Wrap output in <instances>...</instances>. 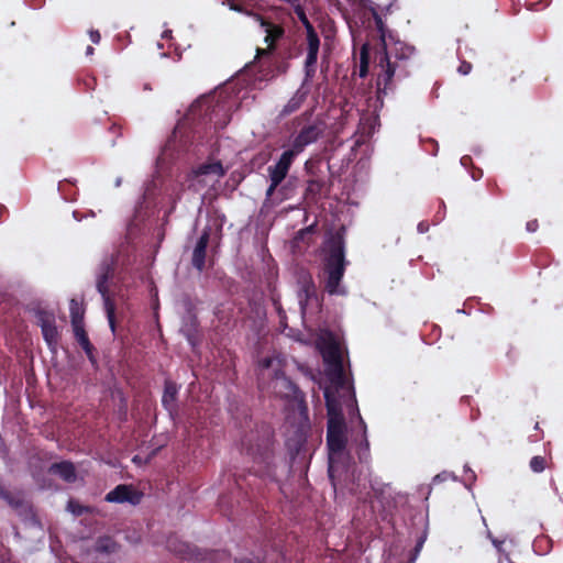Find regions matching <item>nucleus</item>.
I'll use <instances>...</instances> for the list:
<instances>
[{
    "mask_svg": "<svg viewBox=\"0 0 563 563\" xmlns=\"http://www.w3.org/2000/svg\"><path fill=\"white\" fill-rule=\"evenodd\" d=\"M440 477H441V475L439 474V475H437V476L434 477V479H433V481H438V479H440Z\"/></svg>",
    "mask_w": 563,
    "mask_h": 563,
    "instance_id": "46",
    "label": "nucleus"
},
{
    "mask_svg": "<svg viewBox=\"0 0 563 563\" xmlns=\"http://www.w3.org/2000/svg\"><path fill=\"white\" fill-rule=\"evenodd\" d=\"M74 329V335L77 341V343L81 346V349L90 346L91 342L88 338V334L82 325H76Z\"/></svg>",
    "mask_w": 563,
    "mask_h": 563,
    "instance_id": "28",
    "label": "nucleus"
},
{
    "mask_svg": "<svg viewBox=\"0 0 563 563\" xmlns=\"http://www.w3.org/2000/svg\"><path fill=\"white\" fill-rule=\"evenodd\" d=\"M539 228V222L537 219L530 220L526 224V229L528 232H536Z\"/></svg>",
    "mask_w": 563,
    "mask_h": 563,
    "instance_id": "39",
    "label": "nucleus"
},
{
    "mask_svg": "<svg viewBox=\"0 0 563 563\" xmlns=\"http://www.w3.org/2000/svg\"><path fill=\"white\" fill-rule=\"evenodd\" d=\"M181 558H187L191 555V550L188 544H181V548L176 550L174 549Z\"/></svg>",
    "mask_w": 563,
    "mask_h": 563,
    "instance_id": "37",
    "label": "nucleus"
},
{
    "mask_svg": "<svg viewBox=\"0 0 563 563\" xmlns=\"http://www.w3.org/2000/svg\"><path fill=\"white\" fill-rule=\"evenodd\" d=\"M325 181L321 178H310L307 181L305 196L311 201H317L324 189Z\"/></svg>",
    "mask_w": 563,
    "mask_h": 563,
    "instance_id": "25",
    "label": "nucleus"
},
{
    "mask_svg": "<svg viewBox=\"0 0 563 563\" xmlns=\"http://www.w3.org/2000/svg\"><path fill=\"white\" fill-rule=\"evenodd\" d=\"M307 95L308 92L306 90L298 89L280 110L279 117L285 118L298 111L306 101Z\"/></svg>",
    "mask_w": 563,
    "mask_h": 563,
    "instance_id": "22",
    "label": "nucleus"
},
{
    "mask_svg": "<svg viewBox=\"0 0 563 563\" xmlns=\"http://www.w3.org/2000/svg\"><path fill=\"white\" fill-rule=\"evenodd\" d=\"M111 129H113V130H119L120 128L113 124V125L111 126Z\"/></svg>",
    "mask_w": 563,
    "mask_h": 563,
    "instance_id": "45",
    "label": "nucleus"
},
{
    "mask_svg": "<svg viewBox=\"0 0 563 563\" xmlns=\"http://www.w3.org/2000/svg\"><path fill=\"white\" fill-rule=\"evenodd\" d=\"M89 37L93 44H99L101 40V35L98 30H90Z\"/></svg>",
    "mask_w": 563,
    "mask_h": 563,
    "instance_id": "38",
    "label": "nucleus"
},
{
    "mask_svg": "<svg viewBox=\"0 0 563 563\" xmlns=\"http://www.w3.org/2000/svg\"><path fill=\"white\" fill-rule=\"evenodd\" d=\"M142 496L143 495L132 486L120 484L106 495L104 500L108 503H130L137 505L141 503Z\"/></svg>",
    "mask_w": 563,
    "mask_h": 563,
    "instance_id": "12",
    "label": "nucleus"
},
{
    "mask_svg": "<svg viewBox=\"0 0 563 563\" xmlns=\"http://www.w3.org/2000/svg\"><path fill=\"white\" fill-rule=\"evenodd\" d=\"M324 399L328 412V421H344L342 406L334 391L330 388L324 390Z\"/></svg>",
    "mask_w": 563,
    "mask_h": 563,
    "instance_id": "19",
    "label": "nucleus"
},
{
    "mask_svg": "<svg viewBox=\"0 0 563 563\" xmlns=\"http://www.w3.org/2000/svg\"><path fill=\"white\" fill-rule=\"evenodd\" d=\"M324 128L321 123H313L303 126L294 139L291 146L301 153L306 146L317 142L323 134Z\"/></svg>",
    "mask_w": 563,
    "mask_h": 563,
    "instance_id": "11",
    "label": "nucleus"
},
{
    "mask_svg": "<svg viewBox=\"0 0 563 563\" xmlns=\"http://www.w3.org/2000/svg\"><path fill=\"white\" fill-rule=\"evenodd\" d=\"M318 166H319V162H312V161L306 162L305 169L311 178H319L317 175Z\"/></svg>",
    "mask_w": 563,
    "mask_h": 563,
    "instance_id": "32",
    "label": "nucleus"
},
{
    "mask_svg": "<svg viewBox=\"0 0 563 563\" xmlns=\"http://www.w3.org/2000/svg\"><path fill=\"white\" fill-rule=\"evenodd\" d=\"M278 314L282 319L286 318L285 311L280 306L277 307Z\"/></svg>",
    "mask_w": 563,
    "mask_h": 563,
    "instance_id": "43",
    "label": "nucleus"
},
{
    "mask_svg": "<svg viewBox=\"0 0 563 563\" xmlns=\"http://www.w3.org/2000/svg\"><path fill=\"white\" fill-rule=\"evenodd\" d=\"M269 181H271V184H269L268 188L266 189V198L267 199L273 197V195L275 194V191L282 184V181L276 180V179H269Z\"/></svg>",
    "mask_w": 563,
    "mask_h": 563,
    "instance_id": "34",
    "label": "nucleus"
},
{
    "mask_svg": "<svg viewBox=\"0 0 563 563\" xmlns=\"http://www.w3.org/2000/svg\"><path fill=\"white\" fill-rule=\"evenodd\" d=\"M211 235V228L206 227L199 236L191 256L192 266L199 272H203L206 267L207 247Z\"/></svg>",
    "mask_w": 563,
    "mask_h": 563,
    "instance_id": "16",
    "label": "nucleus"
},
{
    "mask_svg": "<svg viewBox=\"0 0 563 563\" xmlns=\"http://www.w3.org/2000/svg\"><path fill=\"white\" fill-rule=\"evenodd\" d=\"M258 365L262 371L269 369L273 365V358L272 357H264L258 362Z\"/></svg>",
    "mask_w": 563,
    "mask_h": 563,
    "instance_id": "36",
    "label": "nucleus"
},
{
    "mask_svg": "<svg viewBox=\"0 0 563 563\" xmlns=\"http://www.w3.org/2000/svg\"><path fill=\"white\" fill-rule=\"evenodd\" d=\"M369 68V44L364 43L360 52V68L358 76L365 78L368 74Z\"/></svg>",
    "mask_w": 563,
    "mask_h": 563,
    "instance_id": "26",
    "label": "nucleus"
},
{
    "mask_svg": "<svg viewBox=\"0 0 563 563\" xmlns=\"http://www.w3.org/2000/svg\"><path fill=\"white\" fill-rule=\"evenodd\" d=\"M0 497L14 510H22L26 504L20 493H12L0 486Z\"/></svg>",
    "mask_w": 563,
    "mask_h": 563,
    "instance_id": "24",
    "label": "nucleus"
},
{
    "mask_svg": "<svg viewBox=\"0 0 563 563\" xmlns=\"http://www.w3.org/2000/svg\"><path fill=\"white\" fill-rule=\"evenodd\" d=\"M253 18L265 33L266 47H258L255 55V64L258 66V71L262 73V78L268 79L285 74L289 67L288 63L277 62L275 58L277 44L285 36L284 26L261 14H253Z\"/></svg>",
    "mask_w": 563,
    "mask_h": 563,
    "instance_id": "2",
    "label": "nucleus"
},
{
    "mask_svg": "<svg viewBox=\"0 0 563 563\" xmlns=\"http://www.w3.org/2000/svg\"><path fill=\"white\" fill-rule=\"evenodd\" d=\"M115 265L117 261L113 256L106 257L98 267V274L96 279V287L103 299V306L107 312L109 324L112 330H114L115 327V303L113 300V294L110 290V285L113 282Z\"/></svg>",
    "mask_w": 563,
    "mask_h": 563,
    "instance_id": "5",
    "label": "nucleus"
},
{
    "mask_svg": "<svg viewBox=\"0 0 563 563\" xmlns=\"http://www.w3.org/2000/svg\"><path fill=\"white\" fill-rule=\"evenodd\" d=\"M317 297V289L310 273L303 272L298 277V299L302 310L308 302Z\"/></svg>",
    "mask_w": 563,
    "mask_h": 563,
    "instance_id": "17",
    "label": "nucleus"
},
{
    "mask_svg": "<svg viewBox=\"0 0 563 563\" xmlns=\"http://www.w3.org/2000/svg\"><path fill=\"white\" fill-rule=\"evenodd\" d=\"M472 64L470 62H466V60H462L459 68H457V71L465 76V75H468L471 71H472Z\"/></svg>",
    "mask_w": 563,
    "mask_h": 563,
    "instance_id": "35",
    "label": "nucleus"
},
{
    "mask_svg": "<svg viewBox=\"0 0 563 563\" xmlns=\"http://www.w3.org/2000/svg\"><path fill=\"white\" fill-rule=\"evenodd\" d=\"M177 386L172 382H166L164 386V393L162 397V404L166 410L169 411L170 415L176 412V399H177Z\"/></svg>",
    "mask_w": 563,
    "mask_h": 563,
    "instance_id": "23",
    "label": "nucleus"
},
{
    "mask_svg": "<svg viewBox=\"0 0 563 563\" xmlns=\"http://www.w3.org/2000/svg\"><path fill=\"white\" fill-rule=\"evenodd\" d=\"M230 9L233 10V11H236V12H242V13H246L249 15H252L253 16V12H250L247 10H244L242 5L240 4H236L234 2H230Z\"/></svg>",
    "mask_w": 563,
    "mask_h": 563,
    "instance_id": "40",
    "label": "nucleus"
},
{
    "mask_svg": "<svg viewBox=\"0 0 563 563\" xmlns=\"http://www.w3.org/2000/svg\"><path fill=\"white\" fill-rule=\"evenodd\" d=\"M298 154L300 153L292 146L291 148L283 152L277 163L268 167L269 179H276L283 183Z\"/></svg>",
    "mask_w": 563,
    "mask_h": 563,
    "instance_id": "13",
    "label": "nucleus"
},
{
    "mask_svg": "<svg viewBox=\"0 0 563 563\" xmlns=\"http://www.w3.org/2000/svg\"><path fill=\"white\" fill-rule=\"evenodd\" d=\"M89 360V362L91 363V365L93 367H97L98 366V361H97V357H96V350H95V346L91 344L90 346H87V347H84L82 349Z\"/></svg>",
    "mask_w": 563,
    "mask_h": 563,
    "instance_id": "33",
    "label": "nucleus"
},
{
    "mask_svg": "<svg viewBox=\"0 0 563 563\" xmlns=\"http://www.w3.org/2000/svg\"><path fill=\"white\" fill-rule=\"evenodd\" d=\"M347 443L345 421H328L327 445L330 454H341Z\"/></svg>",
    "mask_w": 563,
    "mask_h": 563,
    "instance_id": "8",
    "label": "nucleus"
},
{
    "mask_svg": "<svg viewBox=\"0 0 563 563\" xmlns=\"http://www.w3.org/2000/svg\"><path fill=\"white\" fill-rule=\"evenodd\" d=\"M257 494H258L260 496H262V497H264V496H265L264 492H263V490H260V489H258Z\"/></svg>",
    "mask_w": 563,
    "mask_h": 563,
    "instance_id": "44",
    "label": "nucleus"
},
{
    "mask_svg": "<svg viewBox=\"0 0 563 563\" xmlns=\"http://www.w3.org/2000/svg\"><path fill=\"white\" fill-rule=\"evenodd\" d=\"M70 318L73 328L84 324V311L75 299L70 300Z\"/></svg>",
    "mask_w": 563,
    "mask_h": 563,
    "instance_id": "27",
    "label": "nucleus"
},
{
    "mask_svg": "<svg viewBox=\"0 0 563 563\" xmlns=\"http://www.w3.org/2000/svg\"><path fill=\"white\" fill-rule=\"evenodd\" d=\"M48 473L58 476L66 483H74L77 479L76 467L70 461L53 463L48 467Z\"/></svg>",
    "mask_w": 563,
    "mask_h": 563,
    "instance_id": "18",
    "label": "nucleus"
},
{
    "mask_svg": "<svg viewBox=\"0 0 563 563\" xmlns=\"http://www.w3.org/2000/svg\"><path fill=\"white\" fill-rule=\"evenodd\" d=\"M247 454L253 457V475L261 481L277 482L274 462L272 433L266 431L256 444L247 446Z\"/></svg>",
    "mask_w": 563,
    "mask_h": 563,
    "instance_id": "4",
    "label": "nucleus"
},
{
    "mask_svg": "<svg viewBox=\"0 0 563 563\" xmlns=\"http://www.w3.org/2000/svg\"><path fill=\"white\" fill-rule=\"evenodd\" d=\"M298 154L300 153L292 146L291 148L283 152L277 163L268 167L269 179H276L283 183Z\"/></svg>",
    "mask_w": 563,
    "mask_h": 563,
    "instance_id": "14",
    "label": "nucleus"
},
{
    "mask_svg": "<svg viewBox=\"0 0 563 563\" xmlns=\"http://www.w3.org/2000/svg\"><path fill=\"white\" fill-rule=\"evenodd\" d=\"M197 319L196 317H192L190 323L186 324V328L183 330L191 344H194L195 333L197 332Z\"/></svg>",
    "mask_w": 563,
    "mask_h": 563,
    "instance_id": "31",
    "label": "nucleus"
},
{
    "mask_svg": "<svg viewBox=\"0 0 563 563\" xmlns=\"http://www.w3.org/2000/svg\"><path fill=\"white\" fill-rule=\"evenodd\" d=\"M306 29L307 57L305 60L306 78H312L317 69V60L320 48V38L313 25L309 22L305 14L301 16Z\"/></svg>",
    "mask_w": 563,
    "mask_h": 563,
    "instance_id": "6",
    "label": "nucleus"
},
{
    "mask_svg": "<svg viewBox=\"0 0 563 563\" xmlns=\"http://www.w3.org/2000/svg\"><path fill=\"white\" fill-rule=\"evenodd\" d=\"M534 429H536V430H538V429H539V423H538V422L536 423Z\"/></svg>",
    "mask_w": 563,
    "mask_h": 563,
    "instance_id": "48",
    "label": "nucleus"
},
{
    "mask_svg": "<svg viewBox=\"0 0 563 563\" xmlns=\"http://www.w3.org/2000/svg\"><path fill=\"white\" fill-rule=\"evenodd\" d=\"M494 187L499 191L498 185L496 183L494 184Z\"/></svg>",
    "mask_w": 563,
    "mask_h": 563,
    "instance_id": "47",
    "label": "nucleus"
},
{
    "mask_svg": "<svg viewBox=\"0 0 563 563\" xmlns=\"http://www.w3.org/2000/svg\"><path fill=\"white\" fill-rule=\"evenodd\" d=\"M272 388L276 396L283 399H298V386L283 372L276 371L272 379Z\"/></svg>",
    "mask_w": 563,
    "mask_h": 563,
    "instance_id": "10",
    "label": "nucleus"
},
{
    "mask_svg": "<svg viewBox=\"0 0 563 563\" xmlns=\"http://www.w3.org/2000/svg\"><path fill=\"white\" fill-rule=\"evenodd\" d=\"M323 360L329 366V376L336 388H343L345 385V372L340 346L331 343L323 352Z\"/></svg>",
    "mask_w": 563,
    "mask_h": 563,
    "instance_id": "7",
    "label": "nucleus"
},
{
    "mask_svg": "<svg viewBox=\"0 0 563 563\" xmlns=\"http://www.w3.org/2000/svg\"><path fill=\"white\" fill-rule=\"evenodd\" d=\"M375 500L373 501V508H376V503L380 504L382 506V519L386 520L388 516L391 515V510L395 507L391 498V494L389 492V488H382L379 490H375Z\"/></svg>",
    "mask_w": 563,
    "mask_h": 563,
    "instance_id": "20",
    "label": "nucleus"
},
{
    "mask_svg": "<svg viewBox=\"0 0 563 563\" xmlns=\"http://www.w3.org/2000/svg\"><path fill=\"white\" fill-rule=\"evenodd\" d=\"M251 492H252V496H255L253 487L251 488Z\"/></svg>",
    "mask_w": 563,
    "mask_h": 563,
    "instance_id": "49",
    "label": "nucleus"
},
{
    "mask_svg": "<svg viewBox=\"0 0 563 563\" xmlns=\"http://www.w3.org/2000/svg\"><path fill=\"white\" fill-rule=\"evenodd\" d=\"M37 320L45 342L51 350H55L59 341V332L56 327L54 313L40 310L37 312Z\"/></svg>",
    "mask_w": 563,
    "mask_h": 563,
    "instance_id": "9",
    "label": "nucleus"
},
{
    "mask_svg": "<svg viewBox=\"0 0 563 563\" xmlns=\"http://www.w3.org/2000/svg\"><path fill=\"white\" fill-rule=\"evenodd\" d=\"M67 509L74 514L75 516H81L86 512H89V508L80 505L79 503L70 499L67 504Z\"/></svg>",
    "mask_w": 563,
    "mask_h": 563,
    "instance_id": "30",
    "label": "nucleus"
},
{
    "mask_svg": "<svg viewBox=\"0 0 563 563\" xmlns=\"http://www.w3.org/2000/svg\"><path fill=\"white\" fill-rule=\"evenodd\" d=\"M349 261L345 258V245L341 235L332 236L323 258V288L330 296H346L347 289L342 286Z\"/></svg>",
    "mask_w": 563,
    "mask_h": 563,
    "instance_id": "3",
    "label": "nucleus"
},
{
    "mask_svg": "<svg viewBox=\"0 0 563 563\" xmlns=\"http://www.w3.org/2000/svg\"><path fill=\"white\" fill-rule=\"evenodd\" d=\"M530 468L534 473H542L547 467V459L542 455H536L530 460Z\"/></svg>",
    "mask_w": 563,
    "mask_h": 563,
    "instance_id": "29",
    "label": "nucleus"
},
{
    "mask_svg": "<svg viewBox=\"0 0 563 563\" xmlns=\"http://www.w3.org/2000/svg\"><path fill=\"white\" fill-rule=\"evenodd\" d=\"M93 53H95V48H93L92 46H90V45H89V46H87V48H86V55H87V56H90V55H93Z\"/></svg>",
    "mask_w": 563,
    "mask_h": 563,
    "instance_id": "42",
    "label": "nucleus"
},
{
    "mask_svg": "<svg viewBox=\"0 0 563 563\" xmlns=\"http://www.w3.org/2000/svg\"><path fill=\"white\" fill-rule=\"evenodd\" d=\"M298 154L300 153L292 146L291 148L283 152L277 163L268 167L269 179H276L283 183Z\"/></svg>",
    "mask_w": 563,
    "mask_h": 563,
    "instance_id": "15",
    "label": "nucleus"
},
{
    "mask_svg": "<svg viewBox=\"0 0 563 563\" xmlns=\"http://www.w3.org/2000/svg\"><path fill=\"white\" fill-rule=\"evenodd\" d=\"M208 175H213L217 178L223 177L225 175V169L223 168L221 162L217 161L211 163H203L192 170V176L197 179Z\"/></svg>",
    "mask_w": 563,
    "mask_h": 563,
    "instance_id": "21",
    "label": "nucleus"
},
{
    "mask_svg": "<svg viewBox=\"0 0 563 563\" xmlns=\"http://www.w3.org/2000/svg\"><path fill=\"white\" fill-rule=\"evenodd\" d=\"M363 9L372 15L376 30L379 34L382 48L377 53L376 59L378 60L377 67L380 71L377 74V97L380 99L386 96L389 90L394 89V79H402L409 75L408 59L413 53V47L405 46L401 53H396L395 58L386 51V24L383 21L382 13L385 14L389 11L390 5L382 9L378 4L371 0H360Z\"/></svg>",
    "mask_w": 563,
    "mask_h": 563,
    "instance_id": "1",
    "label": "nucleus"
},
{
    "mask_svg": "<svg viewBox=\"0 0 563 563\" xmlns=\"http://www.w3.org/2000/svg\"><path fill=\"white\" fill-rule=\"evenodd\" d=\"M234 563H265V562L264 561H253L250 558H240V559H235Z\"/></svg>",
    "mask_w": 563,
    "mask_h": 563,
    "instance_id": "41",
    "label": "nucleus"
}]
</instances>
